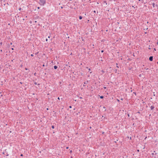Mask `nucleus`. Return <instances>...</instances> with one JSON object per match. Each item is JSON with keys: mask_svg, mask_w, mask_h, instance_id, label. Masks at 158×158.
<instances>
[{"mask_svg": "<svg viewBox=\"0 0 158 158\" xmlns=\"http://www.w3.org/2000/svg\"><path fill=\"white\" fill-rule=\"evenodd\" d=\"M156 7H158V5H157V4H156Z\"/></svg>", "mask_w": 158, "mask_h": 158, "instance_id": "nucleus-33", "label": "nucleus"}, {"mask_svg": "<svg viewBox=\"0 0 158 158\" xmlns=\"http://www.w3.org/2000/svg\"><path fill=\"white\" fill-rule=\"evenodd\" d=\"M52 129H54L55 128V127L54 125H52Z\"/></svg>", "mask_w": 158, "mask_h": 158, "instance_id": "nucleus-12", "label": "nucleus"}, {"mask_svg": "<svg viewBox=\"0 0 158 158\" xmlns=\"http://www.w3.org/2000/svg\"><path fill=\"white\" fill-rule=\"evenodd\" d=\"M36 73H35L34 74V75H35V76H36Z\"/></svg>", "mask_w": 158, "mask_h": 158, "instance_id": "nucleus-32", "label": "nucleus"}, {"mask_svg": "<svg viewBox=\"0 0 158 158\" xmlns=\"http://www.w3.org/2000/svg\"><path fill=\"white\" fill-rule=\"evenodd\" d=\"M31 56H32V57H33V56H34V55H33V54H31Z\"/></svg>", "mask_w": 158, "mask_h": 158, "instance_id": "nucleus-18", "label": "nucleus"}, {"mask_svg": "<svg viewBox=\"0 0 158 158\" xmlns=\"http://www.w3.org/2000/svg\"><path fill=\"white\" fill-rule=\"evenodd\" d=\"M47 110H48V108H47Z\"/></svg>", "mask_w": 158, "mask_h": 158, "instance_id": "nucleus-60", "label": "nucleus"}, {"mask_svg": "<svg viewBox=\"0 0 158 158\" xmlns=\"http://www.w3.org/2000/svg\"><path fill=\"white\" fill-rule=\"evenodd\" d=\"M20 156H23V154H21L20 155Z\"/></svg>", "mask_w": 158, "mask_h": 158, "instance_id": "nucleus-23", "label": "nucleus"}, {"mask_svg": "<svg viewBox=\"0 0 158 158\" xmlns=\"http://www.w3.org/2000/svg\"><path fill=\"white\" fill-rule=\"evenodd\" d=\"M46 66H48V64H46Z\"/></svg>", "mask_w": 158, "mask_h": 158, "instance_id": "nucleus-55", "label": "nucleus"}, {"mask_svg": "<svg viewBox=\"0 0 158 158\" xmlns=\"http://www.w3.org/2000/svg\"><path fill=\"white\" fill-rule=\"evenodd\" d=\"M12 44V43H10V44L11 45Z\"/></svg>", "mask_w": 158, "mask_h": 158, "instance_id": "nucleus-58", "label": "nucleus"}, {"mask_svg": "<svg viewBox=\"0 0 158 158\" xmlns=\"http://www.w3.org/2000/svg\"><path fill=\"white\" fill-rule=\"evenodd\" d=\"M0 51H1V52H2V50H0Z\"/></svg>", "mask_w": 158, "mask_h": 158, "instance_id": "nucleus-56", "label": "nucleus"}, {"mask_svg": "<svg viewBox=\"0 0 158 158\" xmlns=\"http://www.w3.org/2000/svg\"><path fill=\"white\" fill-rule=\"evenodd\" d=\"M63 6H61L60 7V8H61V9H63Z\"/></svg>", "mask_w": 158, "mask_h": 158, "instance_id": "nucleus-25", "label": "nucleus"}, {"mask_svg": "<svg viewBox=\"0 0 158 158\" xmlns=\"http://www.w3.org/2000/svg\"><path fill=\"white\" fill-rule=\"evenodd\" d=\"M101 72H102L103 74L105 73V71L104 70H102L101 71Z\"/></svg>", "mask_w": 158, "mask_h": 158, "instance_id": "nucleus-9", "label": "nucleus"}, {"mask_svg": "<svg viewBox=\"0 0 158 158\" xmlns=\"http://www.w3.org/2000/svg\"><path fill=\"white\" fill-rule=\"evenodd\" d=\"M103 3H105L106 5H107V2H106V1H104V2H103Z\"/></svg>", "mask_w": 158, "mask_h": 158, "instance_id": "nucleus-10", "label": "nucleus"}, {"mask_svg": "<svg viewBox=\"0 0 158 158\" xmlns=\"http://www.w3.org/2000/svg\"><path fill=\"white\" fill-rule=\"evenodd\" d=\"M22 9L21 7L19 8V10L20 11Z\"/></svg>", "mask_w": 158, "mask_h": 158, "instance_id": "nucleus-15", "label": "nucleus"}, {"mask_svg": "<svg viewBox=\"0 0 158 158\" xmlns=\"http://www.w3.org/2000/svg\"><path fill=\"white\" fill-rule=\"evenodd\" d=\"M69 108H72V106H69Z\"/></svg>", "mask_w": 158, "mask_h": 158, "instance_id": "nucleus-19", "label": "nucleus"}, {"mask_svg": "<svg viewBox=\"0 0 158 158\" xmlns=\"http://www.w3.org/2000/svg\"><path fill=\"white\" fill-rule=\"evenodd\" d=\"M20 84H22V83L20 82Z\"/></svg>", "mask_w": 158, "mask_h": 158, "instance_id": "nucleus-52", "label": "nucleus"}, {"mask_svg": "<svg viewBox=\"0 0 158 158\" xmlns=\"http://www.w3.org/2000/svg\"><path fill=\"white\" fill-rule=\"evenodd\" d=\"M48 41V39H46V41L47 42V41Z\"/></svg>", "mask_w": 158, "mask_h": 158, "instance_id": "nucleus-26", "label": "nucleus"}, {"mask_svg": "<svg viewBox=\"0 0 158 158\" xmlns=\"http://www.w3.org/2000/svg\"><path fill=\"white\" fill-rule=\"evenodd\" d=\"M117 101L118 102H119L120 101L118 99H117Z\"/></svg>", "mask_w": 158, "mask_h": 158, "instance_id": "nucleus-43", "label": "nucleus"}, {"mask_svg": "<svg viewBox=\"0 0 158 158\" xmlns=\"http://www.w3.org/2000/svg\"><path fill=\"white\" fill-rule=\"evenodd\" d=\"M79 98H81V99L82 98L81 97H80Z\"/></svg>", "mask_w": 158, "mask_h": 158, "instance_id": "nucleus-39", "label": "nucleus"}, {"mask_svg": "<svg viewBox=\"0 0 158 158\" xmlns=\"http://www.w3.org/2000/svg\"><path fill=\"white\" fill-rule=\"evenodd\" d=\"M121 100H123V98H121Z\"/></svg>", "mask_w": 158, "mask_h": 158, "instance_id": "nucleus-51", "label": "nucleus"}, {"mask_svg": "<svg viewBox=\"0 0 158 158\" xmlns=\"http://www.w3.org/2000/svg\"><path fill=\"white\" fill-rule=\"evenodd\" d=\"M103 52H104V50H102L101 51V52L103 53Z\"/></svg>", "mask_w": 158, "mask_h": 158, "instance_id": "nucleus-27", "label": "nucleus"}, {"mask_svg": "<svg viewBox=\"0 0 158 158\" xmlns=\"http://www.w3.org/2000/svg\"><path fill=\"white\" fill-rule=\"evenodd\" d=\"M11 49H12V50H14V48H11Z\"/></svg>", "mask_w": 158, "mask_h": 158, "instance_id": "nucleus-35", "label": "nucleus"}, {"mask_svg": "<svg viewBox=\"0 0 158 158\" xmlns=\"http://www.w3.org/2000/svg\"><path fill=\"white\" fill-rule=\"evenodd\" d=\"M115 72H116V71H117V69H115Z\"/></svg>", "mask_w": 158, "mask_h": 158, "instance_id": "nucleus-50", "label": "nucleus"}, {"mask_svg": "<svg viewBox=\"0 0 158 158\" xmlns=\"http://www.w3.org/2000/svg\"><path fill=\"white\" fill-rule=\"evenodd\" d=\"M116 64L117 65H116V67H117V68H119V67H118V66L117 65H118V64H117V63H116Z\"/></svg>", "mask_w": 158, "mask_h": 158, "instance_id": "nucleus-17", "label": "nucleus"}, {"mask_svg": "<svg viewBox=\"0 0 158 158\" xmlns=\"http://www.w3.org/2000/svg\"><path fill=\"white\" fill-rule=\"evenodd\" d=\"M148 29V28L147 27H146V28H144V29H143V30H147Z\"/></svg>", "mask_w": 158, "mask_h": 158, "instance_id": "nucleus-16", "label": "nucleus"}, {"mask_svg": "<svg viewBox=\"0 0 158 158\" xmlns=\"http://www.w3.org/2000/svg\"><path fill=\"white\" fill-rule=\"evenodd\" d=\"M152 6L153 8L155 7V4L154 3H152Z\"/></svg>", "mask_w": 158, "mask_h": 158, "instance_id": "nucleus-7", "label": "nucleus"}, {"mask_svg": "<svg viewBox=\"0 0 158 158\" xmlns=\"http://www.w3.org/2000/svg\"><path fill=\"white\" fill-rule=\"evenodd\" d=\"M103 108H106V107L105 106H103Z\"/></svg>", "mask_w": 158, "mask_h": 158, "instance_id": "nucleus-42", "label": "nucleus"}, {"mask_svg": "<svg viewBox=\"0 0 158 158\" xmlns=\"http://www.w3.org/2000/svg\"><path fill=\"white\" fill-rule=\"evenodd\" d=\"M69 147H66V149H69Z\"/></svg>", "mask_w": 158, "mask_h": 158, "instance_id": "nucleus-22", "label": "nucleus"}, {"mask_svg": "<svg viewBox=\"0 0 158 158\" xmlns=\"http://www.w3.org/2000/svg\"><path fill=\"white\" fill-rule=\"evenodd\" d=\"M139 77H142V74H139Z\"/></svg>", "mask_w": 158, "mask_h": 158, "instance_id": "nucleus-13", "label": "nucleus"}, {"mask_svg": "<svg viewBox=\"0 0 158 158\" xmlns=\"http://www.w3.org/2000/svg\"><path fill=\"white\" fill-rule=\"evenodd\" d=\"M45 66V64H44L42 65V66L43 67H44Z\"/></svg>", "mask_w": 158, "mask_h": 158, "instance_id": "nucleus-29", "label": "nucleus"}, {"mask_svg": "<svg viewBox=\"0 0 158 158\" xmlns=\"http://www.w3.org/2000/svg\"><path fill=\"white\" fill-rule=\"evenodd\" d=\"M82 19V16H79V19L80 20H81Z\"/></svg>", "mask_w": 158, "mask_h": 158, "instance_id": "nucleus-5", "label": "nucleus"}, {"mask_svg": "<svg viewBox=\"0 0 158 158\" xmlns=\"http://www.w3.org/2000/svg\"><path fill=\"white\" fill-rule=\"evenodd\" d=\"M72 152V150H71L70 151V153H71Z\"/></svg>", "mask_w": 158, "mask_h": 158, "instance_id": "nucleus-21", "label": "nucleus"}, {"mask_svg": "<svg viewBox=\"0 0 158 158\" xmlns=\"http://www.w3.org/2000/svg\"><path fill=\"white\" fill-rule=\"evenodd\" d=\"M92 73V72H90V73Z\"/></svg>", "mask_w": 158, "mask_h": 158, "instance_id": "nucleus-62", "label": "nucleus"}, {"mask_svg": "<svg viewBox=\"0 0 158 158\" xmlns=\"http://www.w3.org/2000/svg\"><path fill=\"white\" fill-rule=\"evenodd\" d=\"M88 81H86V82H85L84 83V84H87V83H88Z\"/></svg>", "mask_w": 158, "mask_h": 158, "instance_id": "nucleus-11", "label": "nucleus"}, {"mask_svg": "<svg viewBox=\"0 0 158 158\" xmlns=\"http://www.w3.org/2000/svg\"><path fill=\"white\" fill-rule=\"evenodd\" d=\"M34 22L36 23L37 22V21H35Z\"/></svg>", "mask_w": 158, "mask_h": 158, "instance_id": "nucleus-44", "label": "nucleus"}, {"mask_svg": "<svg viewBox=\"0 0 158 158\" xmlns=\"http://www.w3.org/2000/svg\"><path fill=\"white\" fill-rule=\"evenodd\" d=\"M137 113H140V112H139V111H138V112H137Z\"/></svg>", "mask_w": 158, "mask_h": 158, "instance_id": "nucleus-59", "label": "nucleus"}, {"mask_svg": "<svg viewBox=\"0 0 158 158\" xmlns=\"http://www.w3.org/2000/svg\"><path fill=\"white\" fill-rule=\"evenodd\" d=\"M50 36H48V38H50Z\"/></svg>", "mask_w": 158, "mask_h": 158, "instance_id": "nucleus-46", "label": "nucleus"}, {"mask_svg": "<svg viewBox=\"0 0 158 158\" xmlns=\"http://www.w3.org/2000/svg\"><path fill=\"white\" fill-rule=\"evenodd\" d=\"M110 2H112L113 0H109Z\"/></svg>", "mask_w": 158, "mask_h": 158, "instance_id": "nucleus-37", "label": "nucleus"}, {"mask_svg": "<svg viewBox=\"0 0 158 158\" xmlns=\"http://www.w3.org/2000/svg\"><path fill=\"white\" fill-rule=\"evenodd\" d=\"M40 85V84H38V85Z\"/></svg>", "mask_w": 158, "mask_h": 158, "instance_id": "nucleus-61", "label": "nucleus"}, {"mask_svg": "<svg viewBox=\"0 0 158 158\" xmlns=\"http://www.w3.org/2000/svg\"><path fill=\"white\" fill-rule=\"evenodd\" d=\"M150 46H149V47L148 48L149 49H151V48H150Z\"/></svg>", "mask_w": 158, "mask_h": 158, "instance_id": "nucleus-31", "label": "nucleus"}, {"mask_svg": "<svg viewBox=\"0 0 158 158\" xmlns=\"http://www.w3.org/2000/svg\"><path fill=\"white\" fill-rule=\"evenodd\" d=\"M25 69L26 70H28V69L26 68H25ZM30 72V70H29L28 69V72H27V73H29Z\"/></svg>", "mask_w": 158, "mask_h": 158, "instance_id": "nucleus-6", "label": "nucleus"}, {"mask_svg": "<svg viewBox=\"0 0 158 158\" xmlns=\"http://www.w3.org/2000/svg\"><path fill=\"white\" fill-rule=\"evenodd\" d=\"M148 69H148V68H147V69H146V70H148Z\"/></svg>", "mask_w": 158, "mask_h": 158, "instance_id": "nucleus-47", "label": "nucleus"}, {"mask_svg": "<svg viewBox=\"0 0 158 158\" xmlns=\"http://www.w3.org/2000/svg\"><path fill=\"white\" fill-rule=\"evenodd\" d=\"M127 115H128V116L129 117V114H128Z\"/></svg>", "mask_w": 158, "mask_h": 158, "instance_id": "nucleus-49", "label": "nucleus"}, {"mask_svg": "<svg viewBox=\"0 0 158 158\" xmlns=\"http://www.w3.org/2000/svg\"><path fill=\"white\" fill-rule=\"evenodd\" d=\"M147 32H145V34H147Z\"/></svg>", "mask_w": 158, "mask_h": 158, "instance_id": "nucleus-40", "label": "nucleus"}, {"mask_svg": "<svg viewBox=\"0 0 158 158\" xmlns=\"http://www.w3.org/2000/svg\"><path fill=\"white\" fill-rule=\"evenodd\" d=\"M149 60L150 61H152L153 60V56H150L149 58Z\"/></svg>", "mask_w": 158, "mask_h": 158, "instance_id": "nucleus-2", "label": "nucleus"}, {"mask_svg": "<svg viewBox=\"0 0 158 158\" xmlns=\"http://www.w3.org/2000/svg\"><path fill=\"white\" fill-rule=\"evenodd\" d=\"M39 3L41 6H44L46 4L45 0H40Z\"/></svg>", "mask_w": 158, "mask_h": 158, "instance_id": "nucleus-1", "label": "nucleus"}, {"mask_svg": "<svg viewBox=\"0 0 158 158\" xmlns=\"http://www.w3.org/2000/svg\"><path fill=\"white\" fill-rule=\"evenodd\" d=\"M104 89H105L106 88V87H104Z\"/></svg>", "mask_w": 158, "mask_h": 158, "instance_id": "nucleus-30", "label": "nucleus"}, {"mask_svg": "<svg viewBox=\"0 0 158 158\" xmlns=\"http://www.w3.org/2000/svg\"><path fill=\"white\" fill-rule=\"evenodd\" d=\"M106 117H104V119H106Z\"/></svg>", "mask_w": 158, "mask_h": 158, "instance_id": "nucleus-57", "label": "nucleus"}, {"mask_svg": "<svg viewBox=\"0 0 158 158\" xmlns=\"http://www.w3.org/2000/svg\"><path fill=\"white\" fill-rule=\"evenodd\" d=\"M58 67L57 66L55 65L54 66V69H56Z\"/></svg>", "mask_w": 158, "mask_h": 158, "instance_id": "nucleus-4", "label": "nucleus"}, {"mask_svg": "<svg viewBox=\"0 0 158 158\" xmlns=\"http://www.w3.org/2000/svg\"><path fill=\"white\" fill-rule=\"evenodd\" d=\"M137 152H139V149H138V150H137Z\"/></svg>", "mask_w": 158, "mask_h": 158, "instance_id": "nucleus-45", "label": "nucleus"}, {"mask_svg": "<svg viewBox=\"0 0 158 158\" xmlns=\"http://www.w3.org/2000/svg\"><path fill=\"white\" fill-rule=\"evenodd\" d=\"M133 56H135L134 55V54H133Z\"/></svg>", "mask_w": 158, "mask_h": 158, "instance_id": "nucleus-63", "label": "nucleus"}, {"mask_svg": "<svg viewBox=\"0 0 158 158\" xmlns=\"http://www.w3.org/2000/svg\"><path fill=\"white\" fill-rule=\"evenodd\" d=\"M100 98L101 99H103L104 98V96H101L100 97Z\"/></svg>", "mask_w": 158, "mask_h": 158, "instance_id": "nucleus-8", "label": "nucleus"}, {"mask_svg": "<svg viewBox=\"0 0 158 158\" xmlns=\"http://www.w3.org/2000/svg\"><path fill=\"white\" fill-rule=\"evenodd\" d=\"M152 156H153V155H154V153H152Z\"/></svg>", "mask_w": 158, "mask_h": 158, "instance_id": "nucleus-34", "label": "nucleus"}, {"mask_svg": "<svg viewBox=\"0 0 158 158\" xmlns=\"http://www.w3.org/2000/svg\"><path fill=\"white\" fill-rule=\"evenodd\" d=\"M37 8L38 9H40V7H37Z\"/></svg>", "mask_w": 158, "mask_h": 158, "instance_id": "nucleus-28", "label": "nucleus"}, {"mask_svg": "<svg viewBox=\"0 0 158 158\" xmlns=\"http://www.w3.org/2000/svg\"><path fill=\"white\" fill-rule=\"evenodd\" d=\"M89 71H90L91 70V69L89 68Z\"/></svg>", "mask_w": 158, "mask_h": 158, "instance_id": "nucleus-48", "label": "nucleus"}, {"mask_svg": "<svg viewBox=\"0 0 158 158\" xmlns=\"http://www.w3.org/2000/svg\"><path fill=\"white\" fill-rule=\"evenodd\" d=\"M134 94H135L136 95V93L134 92Z\"/></svg>", "mask_w": 158, "mask_h": 158, "instance_id": "nucleus-54", "label": "nucleus"}, {"mask_svg": "<svg viewBox=\"0 0 158 158\" xmlns=\"http://www.w3.org/2000/svg\"><path fill=\"white\" fill-rule=\"evenodd\" d=\"M34 84H35V85H37V83L36 82H34Z\"/></svg>", "mask_w": 158, "mask_h": 158, "instance_id": "nucleus-14", "label": "nucleus"}, {"mask_svg": "<svg viewBox=\"0 0 158 158\" xmlns=\"http://www.w3.org/2000/svg\"><path fill=\"white\" fill-rule=\"evenodd\" d=\"M147 23H148V22H147Z\"/></svg>", "mask_w": 158, "mask_h": 158, "instance_id": "nucleus-64", "label": "nucleus"}, {"mask_svg": "<svg viewBox=\"0 0 158 158\" xmlns=\"http://www.w3.org/2000/svg\"><path fill=\"white\" fill-rule=\"evenodd\" d=\"M154 107L153 106H151V110H152L154 108Z\"/></svg>", "mask_w": 158, "mask_h": 158, "instance_id": "nucleus-3", "label": "nucleus"}, {"mask_svg": "<svg viewBox=\"0 0 158 158\" xmlns=\"http://www.w3.org/2000/svg\"><path fill=\"white\" fill-rule=\"evenodd\" d=\"M39 52H38L35 53V55H37V54Z\"/></svg>", "mask_w": 158, "mask_h": 158, "instance_id": "nucleus-20", "label": "nucleus"}, {"mask_svg": "<svg viewBox=\"0 0 158 158\" xmlns=\"http://www.w3.org/2000/svg\"><path fill=\"white\" fill-rule=\"evenodd\" d=\"M94 12V13H96V11L95 10H94L93 11Z\"/></svg>", "mask_w": 158, "mask_h": 158, "instance_id": "nucleus-24", "label": "nucleus"}, {"mask_svg": "<svg viewBox=\"0 0 158 158\" xmlns=\"http://www.w3.org/2000/svg\"><path fill=\"white\" fill-rule=\"evenodd\" d=\"M2 42H1V43H0V44H1V45H2Z\"/></svg>", "mask_w": 158, "mask_h": 158, "instance_id": "nucleus-41", "label": "nucleus"}, {"mask_svg": "<svg viewBox=\"0 0 158 158\" xmlns=\"http://www.w3.org/2000/svg\"><path fill=\"white\" fill-rule=\"evenodd\" d=\"M57 99L58 100H60V98H59V97H58Z\"/></svg>", "mask_w": 158, "mask_h": 158, "instance_id": "nucleus-36", "label": "nucleus"}, {"mask_svg": "<svg viewBox=\"0 0 158 158\" xmlns=\"http://www.w3.org/2000/svg\"><path fill=\"white\" fill-rule=\"evenodd\" d=\"M114 0V2H115V1H116V0Z\"/></svg>", "mask_w": 158, "mask_h": 158, "instance_id": "nucleus-53", "label": "nucleus"}, {"mask_svg": "<svg viewBox=\"0 0 158 158\" xmlns=\"http://www.w3.org/2000/svg\"><path fill=\"white\" fill-rule=\"evenodd\" d=\"M154 50H155V51L156 50V49L155 48H154Z\"/></svg>", "mask_w": 158, "mask_h": 158, "instance_id": "nucleus-38", "label": "nucleus"}]
</instances>
